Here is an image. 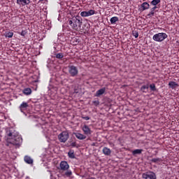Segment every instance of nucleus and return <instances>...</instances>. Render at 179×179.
I'll return each instance as SVG.
<instances>
[{
  "mask_svg": "<svg viewBox=\"0 0 179 179\" xmlns=\"http://www.w3.org/2000/svg\"><path fill=\"white\" fill-rule=\"evenodd\" d=\"M83 120H85V121H89L90 120V117L89 116H82Z\"/></svg>",
  "mask_w": 179,
  "mask_h": 179,
  "instance_id": "33",
  "label": "nucleus"
},
{
  "mask_svg": "<svg viewBox=\"0 0 179 179\" xmlns=\"http://www.w3.org/2000/svg\"><path fill=\"white\" fill-rule=\"evenodd\" d=\"M167 37H169L167 34L162 32L155 34L152 36V40H154V41H157V43H162V41H164Z\"/></svg>",
  "mask_w": 179,
  "mask_h": 179,
  "instance_id": "3",
  "label": "nucleus"
},
{
  "mask_svg": "<svg viewBox=\"0 0 179 179\" xmlns=\"http://www.w3.org/2000/svg\"><path fill=\"white\" fill-rule=\"evenodd\" d=\"M152 163H157V162H160V158H153L151 159Z\"/></svg>",
  "mask_w": 179,
  "mask_h": 179,
  "instance_id": "30",
  "label": "nucleus"
},
{
  "mask_svg": "<svg viewBox=\"0 0 179 179\" xmlns=\"http://www.w3.org/2000/svg\"><path fill=\"white\" fill-rule=\"evenodd\" d=\"M157 9V6H154L150 9V12L147 15L148 17H152V16L155 15V10Z\"/></svg>",
  "mask_w": 179,
  "mask_h": 179,
  "instance_id": "17",
  "label": "nucleus"
},
{
  "mask_svg": "<svg viewBox=\"0 0 179 179\" xmlns=\"http://www.w3.org/2000/svg\"><path fill=\"white\" fill-rule=\"evenodd\" d=\"M68 156L69 159H75V152H73V150H70L68 152Z\"/></svg>",
  "mask_w": 179,
  "mask_h": 179,
  "instance_id": "25",
  "label": "nucleus"
},
{
  "mask_svg": "<svg viewBox=\"0 0 179 179\" xmlns=\"http://www.w3.org/2000/svg\"><path fill=\"white\" fill-rule=\"evenodd\" d=\"M55 57L57 59H62V58H64V53L62 52L57 53L55 55Z\"/></svg>",
  "mask_w": 179,
  "mask_h": 179,
  "instance_id": "27",
  "label": "nucleus"
},
{
  "mask_svg": "<svg viewBox=\"0 0 179 179\" xmlns=\"http://www.w3.org/2000/svg\"><path fill=\"white\" fill-rule=\"evenodd\" d=\"M149 87L151 92H156V85H155V83L150 85Z\"/></svg>",
  "mask_w": 179,
  "mask_h": 179,
  "instance_id": "28",
  "label": "nucleus"
},
{
  "mask_svg": "<svg viewBox=\"0 0 179 179\" xmlns=\"http://www.w3.org/2000/svg\"><path fill=\"white\" fill-rule=\"evenodd\" d=\"M69 73L71 76L75 77L77 76L78 73H79V70H78V67L71 65L68 66Z\"/></svg>",
  "mask_w": 179,
  "mask_h": 179,
  "instance_id": "6",
  "label": "nucleus"
},
{
  "mask_svg": "<svg viewBox=\"0 0 179 179\" xmlns=\"http://www.w3.org/2000/svg\"><path fill=\"white\" fill-rule=\"evenodd\" d=\"M74 135L77 139H79V141H83L86 139V135H84L83 134H80L79 132L74 133Z\"/></svg>",
  "mask_w": 179,
  "mask_h": 179,
  "instance_id": "13",
  "label": "nucleus"
},
{
  "mask_svg": "<svg viewBox=\"0 0 179 179\" xmlns=\"http://www.w3.org/2000/svg\"><path fill=\"white\" fill-rule=\"evenodd\" d=\"M143 179H157L156 173L153 171H148L142 174Z\"/></svg>",
  "mask_w": 179,
  "mask_h": 179,
  "instance_id": "5",
  "label": "nucleus"
},
{
  "mask_svg": "<svg viewBox=\"0 0 179 179\" xmlns=\"http://www.w3.org/2000/svg\"><path fill=\"white\" fill-rule=\"evenodd\" d=\"M65 177H67L69 178H71L72 177V171L71 170H66V172L64 173Z\"/></svg>",
  "mask_w": 179,
  "mask_h": 179,
  "instance_id": "23",
  "label": "nucleus"
},
{
  "mask_svg": "<svg viewBox=\"0 0 179 179\" xmlns=\"http://www.w3.org/2000/svg\"><path fill=\"white\" fill-rule=\"evenodd\" d=\"M82 130L83 131L85 135H92V130L89 128V126L85 124L82 127Z\"/></svg>",
  "mask_w": 179,
  "mask_h": 179,
  "instance_id": "10",
  "label": "nucleus"
},
{
  "mask_svg": "<svg viewBox=\"0 0 179 179\" xmlns=\"http://www.w3.org/2000/svg\"><path fill=\"white\" fill-rule=\"evenodd\" d=\"M119 21H120V18H118V17H113L110 20L111 24H115V23H117V22H119Z\"/></svg>",
  "mask_w": 179,
  "mask_h": 179,
  "instance_id": "21",
  "label": "nucleus"
},
{
  "mask_svg": "<svg viewBox=\"0 0 179 179\" xmlns=\"http://www.w3.org/2000/svg\"><path fill=\"white\" fill-rule=\"evenodd\" d=\"M132 34L134 37H135V38H138V37H139V33L138 32V31H133Z\"/></svg>",
  "mask_w": 179,
  "mask_h": 179,
  "instance_id": "29",
  "label": "nucleus"
},
{
  "mask_svg": "<svg viewBox=\"0 0 179 179\" xmlns=\"http://www.w3.org/2000/svg\"><path fill=\"white\" fill-rule=\"evenodd\" d=\"M148 89H149V84H147V85H142V87H141L140 90L143 93H148Z\"/></svg>",
  "mask_w": 179,
  "mask_h": 179,
  "instance_id": "19",
  "label": "nucleus"
},
{
  "mask_svg": "<svg viewBox=\"0 0 179 179\" xmlns=\"http://www.w3.org/2000/svg\"><path fill=\"white\" fill-rule=\"evenodd\" d=\"M150 7V5L148 2H144L141 4V8L143 10H146L149 9Z\"/></svg>",
  "mask_w": 179,
  "mask_h": 179,
  "instance_id": "20",
  "label": "nucleus"
},
{
  "mask_svg": "<svg viewBox=\"0 0 179 179\" xmlns=\"http://www.w3.org/2000/svg\"><path fill=\"white\" fill-rule=\"evenodd\" d=\"M6 134L7 136H8V139H11L10 143H12V145H15V146H20V145H22L23 140L22 139V137L19 136V133L15 131V129H8Z\"/></svg>",
  "mask_w": 179,
  "mask_h": 179,
  "instance_id": "1",
  "label": "nucleus"
},
{
  "mask_svg": "<svg viewBox=\"0 0 179 179\" xmlns=\"http://www.w3.org/2000/svg\"><path fill=\"white\" fill-rule=\"evenodd\" d=\"M5 37H8V38H12V37H13V32H6Z\"/></svg>",
  "mask_w": 179,
  "mask_h": 179,
  "instance_id": "26",
  "label": "nucleus"
},
{
  "mask_svg": "<svg viewBox=\"0 0 179 179\" xmlns=\"http://www.w3.org/2000/svg\"><path fill=\"white\" fill-rule=\"evenodd\" d=\"M92 103L94 104V106H95L96 107H97V106H99L100 104V101H99V100L96 101H93Z\"/></svg>",
  "mask_w": 179,
  "mask_h": 179,
  "instance_id": "31",
  "label": "nucleus"
},
{
  "mask_svg": "<svg viewBox=\"0 0 179 179\" xmlns=\"http://www.w3.org/2000/svg\"><path fill=\"white\" fill-rule=\"evenodd\" d=\"M17 3L20 5V6H26V5L30 3V0H17Z\"/></svg>",
  "mask_w": 179,
  "mask_h": 179,
  "instance_id": "12",
  "label": "nucleus"
},
{
  "mask_svg": "<svg viewBox=\"0 0 179 179\" xmlns=\"http://www.w3.org/2000/svg\"><path fill=\"white\" fill-rule=\"evenodd\" d=\"M26 34H27V31H26V30L22 31L20 33V36H24Z\"/></svg>",
  "mask_w": 179,
  "mask_h": 179,
  "instance_id": "34",
  "label": "nucleus"
},
{
  "mask_svg": "<svg viewBox=\"0 0 179 179\" xmlns=\"http://www.w3.org/2000/svg\"><path fill=\"white\" fill-rule=\"evenodd\" d=\"M143 150L141 149H136L132 151V155H141Z\"/></svg>",
  "mask_w": 179,
  "mask_h": 179,
  "instance_id": "22",
  "label": "nucleus"
},
{
  "mask_svg": "<svg viewBox=\"0 0 179 179\" xmlns=\"http://www.w3.org/2000/svg\"><path fill=\"white\" fill-rule=\"evenodd\" d=\"M60 170L63 171H66V170L69 169V164L66 161H62L59 164Z\"/></svg>",
  "mask_w": 179,
  "mask_h": 179,
  "instance_id": "8",
  "label": "nucleus"
},
{
  "mask_svg": "<svg viewBox=\"0 0 179 179\" xmlns=\"http://www.w3.org/2000/svg\"><path fill=\"white\" fill-rule=\"evenodd\" d=\"M106 90H107L106 87L99 89V90H97L96 92V93L94 94V96L95 97H100V96H103V94H104V93H106Z\"/></svg>",
  "mask_w": 179,
  "mask_h": 179,
  "instance_id": "9",
  "label": "nucleus"
},
{
  "mask_svg": "<svg viewBox=\"0 0 179 179\" xmlns=\"http://www.w3.org/2000/svg\"><path fill=\"white\" fill-rule=\"evenodd\" d=\"M83 31H89V29H84Z\"/></svg>",
  "mask_w": 179,
  "mask_h": 179,
  "instance_id": "36",
  "label": "nucleus"
},
{
  "mask_svg": "<svg viewBox=\"0 0 179 179\" xmlns=\"http://www.w3.org/2000/svg\"><path fill=\"white\" fill-rule=\"evenodd\" d=\"M162 0H152L150 2V5H152V6H157V5H159L160 3Z\"/></svg>",
  "mask_w": 179,
  "mask_h": 179,
  "instance_id": "24",
  "label": "nucleus"
},
{
  "mask_svg": "<svg viewBox=\"0 0 179 179\" xmlns=\"http://www.w3.org/2000/svg\"><path fill=\"white\" fill-rule=\"evenodd\" d=\"M27 107H29V103L27 102H22L19 106V109L21 113H24V110H27Z\"/></svg>",
  "mask_w": 179,
  "mask_h": 179,
  "instance_id": "11",
  "label": "nucleus"
},
{
  "mask_svg": "<svg viewBox=\"0 0 179 179\" xmlns=\"http://www.w3.org/2000/svg\"><path fill=\"white\" fill-rule=\"evenodd\" d=\"M49 173H50V177H52V173H51V171H48Z\"/></svg>",
  "mask_w": 179,
  "mask_h": 179,
  "instance_id": "35",
  "label": "nucleus"
},
{
  "mask_svg": "<svg viewBox=\"0 0 179 179\" xmlns=\"http://www.w3.org/2000/svg\"><path fill=\"white\" fill-rule=\"evenodd\" d=\"M96 13V11L94 10H90L89 11H82L80 13V16L82 17H87L89 16H93Z\"/></svg>",
  "mask_w": 179,
  "mask_h": 179,
  "instance_id": "7",
  "label": "nucleus"
},
{
  "mask_svg": "<svg viewBox=\"0 0 179 179\" xmlns=\"http://www.w3.org/2000/svg\"><path fill=\"white\" fill-rule=\"evenodd\" d=\"M22 93L25 94V96H30V94H31V89L29 87L25 88L22 90Z\"/></svg>",
  "mask_w": 179,
  "mask_h": 179,
  "instance_id": "18",
  "label": "nucleus"
},
{
  "mask_svg": "<svg viewBox=\"0 0 179 179\" xmlns=\"http://www.w3.org/2000/svg\"><path fill=\"white\" fill-rule=\"evenodd\" d=\"M102 152L105 156H110V155H111V150L107 147H104L102 150Z\"/></svg>",
  "mask_w": 179,
  "mask_h": 179,
  "instance_id": "15",
  "label": "nucleus"
},
{
  "mask_svg": "<svg viewBox=\"0 0 179 179\" xmlns=\"http://www.w3.org/2000/svg\"><path fill=\"white\" fill-rule=\"evenodd\" d=\"M71 146L72 148H78V144L76 143V142H73L71 143Z\"/></svg>",
  "mask_w": 179,
  "mask_h": 179,
  "instance_id": "32",
  "label": "nucleus"
},
{
  "mask_svg": "<svg viewBox=\"0 0 179 179\" xmlns=\"http://www.w3.org/2000/svg\"><path fill=\"white\" fill-rule=\"evenodd\" d=\"M169 86L171 89H176V87H178L179 85L175 81H171L169 83Z\"/></svg>",
  "mask_w": 179,
  "mask_h": 179,
  "instance_id": "16",
  "label": "nucleus"
},
{
  "mask_svg": "<svg viewBox=\"0 0 179 179\" xmlns=\"http://www.w3.org/2000/svg\"><path fill=\"white\" fill-rule=\"evenodd\" d=\"M24 160L25 162V163H27V164H33V159H31V157L29 155H26L24 157Z\"/></svg>",
  "mask_w": 179,
  "mask_h": 179,
  "instance_id": "14",
  "label": "nucleus"
},
{
  "mask_svg": "<svg viewBox=\"0 0 179 179\" xmlns=\"http://www.w3.org/2000/svg\"><path fill=\"white\" fill-rule=\"evenodd\" d=\"M83 23L82 17H80L79 15L72 17L67 21V24L70 26L71 29H73V30H76L77 31L80 30Z\"/></svg>",
  "mask_w": 179,
  "mask_h": 179,
  "instance_id": "2",
  "label": "nucleus"
},
{
  "mask_svg": "<svg viewBox=\"0 0 179 179\" xmlns=\"http://www.w3.org/2000/svg\"><path fill=\"white\" fill-rule=\"evenodd\" d=\"M57 138L60 143H65L69 139V133L66 131H62L57 136Z\"/></svg>",
  "mask_w": 179,
  "mask_h": 179,
  "instance_id": "4",
  "label": "nucleus"
}]
</instances>
